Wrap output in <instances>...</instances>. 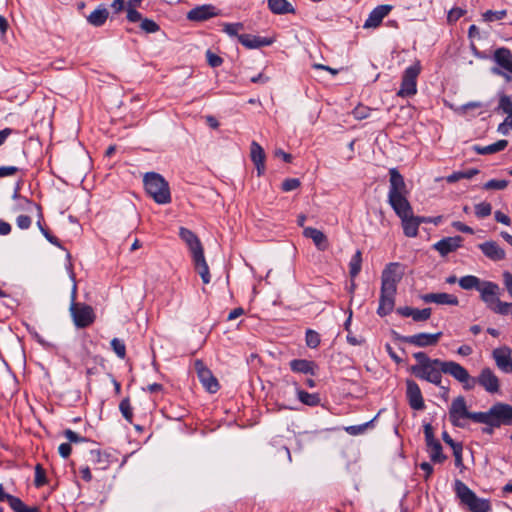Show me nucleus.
I'll list each match as a JSON object with an SVG mask.
<instances>
[{
    "label": "nucleus",
    "mask_w": 512,
    "mask_h": 512,
    "mask_svg": "<svg viewBox=\"0 0 512 512\" xmlns=\"http://www.w3.org/2000/svg\"><path fill=\"white\" fill-rule=\"evenodd\" d=\"M400 267L399 263L392 262L386 265L382 271L379 306L377 308V314L380 317L389 315L395 307L397 285L403 276Z\"/></svg>",
    "instance_id": "nucleus-1"
},
{
    "label": "nucleus",
    "mask_w": 512,
    "mask_h": 512,
    "mask_svg": "<svg viewBox=\"0 0 512 512\" xmlns=\"http://www.w3.org/2000/svg\"><path fill=\"white\" fill-rule=\"evenodd\" d=\"M453 378L461 383L466 391L473 390L476 384L489 394H495L500 391V380L489 367L483 368L477 377H472L465 367L457 363Z\"/></svg>",
    "instance_id": "nucleus-2"
},
{
    "label": "nucleus",
    "mask_w": 512,
    "mask_h": 512,
    "mask_svg": "<svg viewBox=\"0 0 512 512\" xmlns=\"http://www.w3.org/2000/svg\"><path fill=\"white\" fill-rule=\"evenodd\" d=\"M389 192L388 202L394 212H398L401 206L409 207L407 199L408 190L404 177L400 174L397 168L389 169Z\"/></svg>",
    "instance_id": "nucleus-3"
},
{
    "label": "nucleus",
    "mask_w": 512,
    "mask_h": 512,
    "mask_svg": "<svg viewBox=\"0 0 512 512\" xmlns=\"http://www.w3.org/2000/svg\"><path fill=\"white\" fill-rule=\"evenodd\" d=\"M143 182L146 192L157 204L163 205L171 202L169 184L163 176L156 172H148L144 175Z\"/></svg>",
    "instance_id": "nucleus-4"
},
{
    "label": "nucleus",
    "mask_w": 512,
    "mask_h": 512,
    "mask_svg": "<svg viewBox=\"0 0 512 512\" xmlns=\"http://www.w3.org/2000/svg\"><path fill=\"white\" fill-rule=\"evenodd\" d=\"M479 423L496 427L512 426V405L496 402L487 411L480 412Z\"/></svg>",
    "instance_id": "nucleus-5"
},
{
    "label": "nucleus",
    "mask_w": 512,
    "mask_h": 512,
    "mask_svg": "<svg viewBox=\"0 0 512 512\" xmlns=\"http://www.w3.org/2000/svg\"><path fill=\"white\" fill-rule=\"evenodd\" d=\"M455 493L461 503L466 505L472 512H489L491 504L488 499L479 498L464 482L455 481Z\"/></svg>",
    "instance_id": "nucleus-6"
},
{
    "label": "nucleus",
    "mask_w": 512,
    "mask_h": 512,
    "mask_svg": "<svg viewBox=\"0 0 512 512\" xmlns=\"http://www.w3.org/2000/svg\"><path fill=\"white\" fill-rule=\"evenodd\" d=\"M76 284L73 286L71 294V304L69 307L73 323L77 328H86L92 325L96 319L95 312L90 305L76 302Z\"/></svg>",
    "instance_id": "nucleus-7"
},
{
    "label": "nucleus",
    "mask_w": 512,
    "mask_h": 512,
    "mask_svg": "<svg viewBox=\"0 0 512 512\" xmlns=\"http://www.w3.org/2000/svg\"><path fill=\"white\" fill-rule=\"evenodd\" d=\"M480 412H471L467 409L466 400L463 396L456 397L449 408V420L455 427H464L461 419H470L479 423Z\"/></svg>",
    "instance_id": "nucleus-8"
},
{
    "label": "nucleus",
    "mask_w": 512,
    "mask_h": 512,
    "mask_svg": "<svg viewBox=\"0 0 512 512\" xmlns=\"http://www.w3.org/2000/svg\"><path fill=\"white\" fill-rule=\"evenodd\" d=\"M496 66L491 68L494 75L503 77L507 82L512 80V52L506 47L497 48L492 56Z\"/></svg>",
    "instance_id": "nucleus-9"
},
{
    "label": "nucleus",
    "mask_w": 512,
    "mask_h": 512,
    "mask_svg": "<svg viewBox=\"0 0 512 512\" xmlns=\"http://www.w3.org/2000/svg\"><path fill=\"white\" fill-rule=\"evenodd\" d=\"M442 368L441 365L430 363L422 366H411L410 371L415 377L439 386L447 392L448 388L441 386L442 373H444Z\"/></svg>",
    "instance_id": "nucleus-10"
},
{
    "label": "nucleus",
    "mask_w": 512,
    "mask_h": 512,
    "mask_svg": "<svg viewBox=\"0 0 512 512\" xmlns=\"http://www.w3.org/2000/svg\"><path fill=\"white\" fill-rule=\"evenodd\" d=\"M420 65L414 64L407 67L402 75V82L397 95L400 97L413 96L417 92V78L420 74Z\"/></svg>",
    "instance_id": "nucleus-11"
},
{
    "label": "nucleus",
    "mask_w": 512,
    "mask_h": 512,
    "mask_svg": "<svg viewBox=\"0 0 512 512\" xmlns=\"http://www.w3.org/2000/svg\"><path fill=\"white\" fill-rule=\"evenodd\" d=\"M424 436L431 460L434 463H443L447 457L442 453V445L435 438L433 427L429 423L424 425Z\"/></svg>",
    "instance_id": "nucleus-12"
},
{
    "label": "nucleus",
    "mask_w": 512,
    "mask_h": 512,
    "mask_svg": "<svg viewBox=\"0 0 512 512\" xmlns=\"http://www.w3.org/2000/svg\"><path fill=\"white\" fill-rule=\"evenodd\" d=\"M194 368L203 387L209 393H216L220 388L219 382L211 370L204 364V362L200 359H197L194 362Z\"/></svg>",
    "instance_id": "nucleus-13"
},
{
    "label": "nucleus",
    "mask_w": 512,
    "mask_h": 512,
    "mask_svg": "<svg viewBox=\"0 0 512 512\" xmlns=\"http://www.w3.org/2000/svg\"><path fill=\"white\" fill-rule=\"evenodd\" d=\"M395 214L401 219L404 235L407 237H416L418 234L419 223L416 216L413 215L412 206L409 207L404 205L399 208Z\"/></svg>",
    "instance_id": "nucleus-14"
},
{
    "label": "nucleus",
    "mask_w": 512,
    "mask_h": 512,
    "mask_svg": "<svg viewBox=\"0 0 512 512\" xmlns=\"http://www.w3.org/2000/svg\"><path fill=\"white\" fill-rule=\"evenodd\" d=\"M441 336L442 332H437L434 334L418 333L411 336L397 335V339L401 342L408 343L416 347H428L436 345L439 342Z\"/></svg>",
    "instance_id": "nucleus-15"
},
{
    "label": "nucleus",
    "mask_w": 512,
    "mask_h": 512,
    "mask_svg": "<svg viewBox=\"0 0 512 512\" xmlns=\"http://www.w3.org/2000/svg\"><path fill=\"white\" fill-rule=\"evenodd\" d=\"M512 349L508 346L495 348L492 351V358L497 368L503 373H512Z\"/></svg>",
    "instance_id": "nucleus-16"
},
{
    "label": "nucleus",
    "mask_w": 512,
    "mask_h": 512,
    "mask_svg": "<svg viewBox=\"0 0 512 512\" xmlns=\"http://www.w3.org/2000/svg\"><path fill=\"white\" fill-rule=\"evenodd\" d=\"M406 397L412 409L423 410L425 408L421 389L412 379L406 380Z\"/></svg>",
    "instance_id": "nucleus-17"
},
{
    "label": "nucleus",
    "mask_w": 512,
    "mask_h": 512,
    "mask_svg": "<svg viewBox=\"0 0 512 512\" xmlns=\"http://www.w3.org/2000/svg\"><path fill=\"white\" fill-rule=\"evenodd\" d=\"M413 357L417 361L415 366L428 365L430 363L441 365L443 368V372L453 377L457 362L455 361H443L440 359H431L424 352H416L413 354Z\"/></svg>",
    "instance_id": "nucleus-18"
},
{
    "label": "nucleus",
    "mask_w": 512,
    "mask_h": 512,
    "mask_svg": "<svg viewBox=\"0 0 512 512\" xmlns=\"http://www.w3.org/2000/svg\"><path fill=\"white\" fill-rule=\"evenodd\" d=\"M179 237L188 246V248L191 252V255H192V259L197 256L199 257V256H201V254L204 253L202 244H201L199 238L197 237V235L193 231H191L185 227H181L179 229Z\"/></svg>",
    "instance_id": "nucleus-19"
},
{
    "label": "nucleus",
    "mask_w": 512,
    "mask_h": 512,
    "mask_svg": "<svg viewBox=\"0 0 512 512\" xmlns=\"http://www.w3.org/2000/svg\"><path fill=\"white\" fill-rule=\"evenodd\" d=\"M481 300L486 304L487 308H491L498 298L499 286L498 284L491 281H483L480 289Z\"/></svg>",
    "instance_id": "nucleus-20"
},
{
    "label": "nucleus",
    "mask_w": 512,
    "mask_h": 512,
    "mask_svg": "<svg viewBox=\"0 0 512 512\" xmlns=\"http://www.w3.org/2000/svg\"><path fill=\"white\" fill-rule=\"evenodd\" d=\"M461 236L445 237L436 242L433 247L441 256H447L449 253L456 251L462 244Z\"/></svg>",
    "instance_id": "nucleus-21"
},
{
    "label": "nucleus",
    "mask_w": 512,
    "mask_h": 512,
    "mask_svg": "<svg viewBox=\"0 0 512 512\" xmlns=\"http://www.w3.org/2000/svg\"><path fill=\"white\" fill-rule=\"evenodd\" d=\"M392 10L391 5H379L375 7L369 14L368 18L364 23V28H376L378 27L385 16Z\"/></svg>",
    "instance_id": "nucleus-22"
},
{
    "label": "nucleus",
    "mask_w": 512,
    "mask_h": 512,
    "mask_svg": "<svg viewBox=\"0 0 512 512\" xmlns=\"http://www.w3.org/2000/svg\"><path fill=\"white\" fill-rule=\"evenodd\" d=\"M482 253L492 261L503 260L506 256L502 249L495 241H486L478 245Z\"/></svg>",
    "instance_id": "nucleus-23"
},
{
    "label": "nucleus",
    "mask_w": 512,
    "mask_h": 512,
    "mask_svg": "<svg viewBox=\"0 0 512 512\" xmlns=\"http://www.w3.org/2000/svg\"><path fill=\"white\" fill-rule=\"evenodd\" d=\"M422 300L425 303H436L440 305H452L457 306L459 304V300L455 295L448 293H427L424 294Z\"/></svg>",
    "instance_id": "nucleus-24"
},
{
    "label": "nucleus",
    "mask_w": 512,
    "mask_h": 512,
    "mask_svg": "<svg viewBox=\"0 0 512 512\" xmlns=\"http://www.w3.org/2000/svg\"><path fill=\"white\" fill-rule=\"evenodd\" d=\"M303 235L306 238L312 239L319 251H326L329 248L327 236L322 231L313 227H306L303 230Z\"/></svg>",
    "instance_id": "nucleus-25"
},
{
    "label": "nucleus",
    "mask_w": 512,
    "mask_h": 512,
    "mask_svg": "<svg viewBox=\"0 0 512 512\" xmlns=\"http://www.w3.org/2000/svg\"><path fill=\"white\" fill-rule=\"evenodd\" d=\"M23 201L26 203L27 206H33L38 211V220H37V226L40 230V232L43 234V236L49 241L51 244L62 248V245L57 237L52 235L47 228H45L42 224L43 222V213L42 208L39 204H35L31 202L30 200L23 198Z\"/></svg>",
    "instance_id": "nucleus-26"
},
{
    "label": "nucleus",
    "mask_w": 512,
    "mask_h": 512,
    "mask_svg": "<svg viewBox=\"0 0 512 512\" xmlns=\"http://www.w3.org/2000/svg\"><path fill=\"white\" fill-rule=\"evenodd\" d=\"M218 13L216 11V8L212 5H202L195 7L191 9L188 14L187 18L191 21H205L208 20L211 17L216 16Z\"/></svg>",
    "instance_id": "nucleus-27"
},
{
    "label": "nucleus",
    "mask_w": 512,
    "mask_h": 512,
    "mask_svg": "<svg viewBox=\"0 0 512 512\" xmlns=\"http://www.w3.org/2000/svg\"><path fill=\"white\" fill-rule=\"evenodd\" d=\"M238 41L248 49H257L273 43L272 39L251 34H241L238 36Z\"/></svg>",
    "instance_id": "nucleus-28"
},
{
    "label": "nucleus",
    "mask_w": 512,
    "mask_h": 512,
    "mask_svg": "<svg viewBox=\"0 0 512 512\" xmlns=\"http://www.w3.org/2000/svg\"><path fill=\"white\" fill-rule=\"evenodd\" d=\"M290 369L295 373L316 375L318 366L314 361L306 359H293L289 363Z\"/></svg>",
    "instance_id": "nucleus-29"
},
{
    "label": "nucleus",
    "mask_w": 512,
    "mask_h": 512,
    "mask_svg": "<svg viewBox=\"0 0 512 512\" xmlns=\"http://www.w3.org/2000/svg\"><path fill=\"white\" fill-rule=\"evenodd\" d=\"M251 160L256 166L258 175H261L265 170V153L263 148L255 141L251 144Z\"/></svg>",
    "instance_id": "nucleus-30"
},
{
    "label": "nucleus",
    "mask_w": 512,
    "mask_h": 512,
    "mask_svg": "<svg viewBox=\"0 0 512 512\" xmlns=\"http://www.w3.org/2000/svg\"><path fill=\"white\" fill-rule=\"evenodd\" d=\"M109 16L107 8L101 4L87 17V22L94 27H101Z\"/></svg>",
    "instance_id": "nucleus-31"
},
{
    "label": "nucleus",
    "mask_w": 512,
    "mask_h": 512,
    "mask_svg": "<svg viewBox=\"0 0 512 512\" xmlns=\"http://www.w3.org/2000/svg\"><path fill=\"white\" fill-rule=\"evenodd\" d=\"M508 146V141L505 139L498 140L497 142L487 145V146H479L474 145L473 150L480 155H488L494 154L499 151L504 150Z\"/></svg>",
    "instance_id": "nucleus-32"
},
{
    "label": "nucleus",
    "mask_w": 512,
    "mask_h": 512,
    "mask_svg": "<svg viewBox=\"0 0 512 512\" xmlns=\"http://www.w3.org/2000/svg\"><path fill=\"white\" fill-rule=\"evenodd\" d=\"M268 6L274 14L295 13L293 5L287 0H268Z\"/></svg>",
    "instance_id": "nucleus-33"
},
{
    "label": "nucleus",
    "mask_w": 512,
    "mask_h": 512,
    "mask_svg": "<svg viewBox=\"0 0 512 512\" xmlns=\"http://www.w3.org/2000/svg\"><path fill=\"white\" fill-rule=\"evenodd\" d=\"M296 395L298 400L307 406L315 407L320 404L321 399L318 393H308L296 385Z\"/></svg>",
    "instance_id": "nucleus-34"
},
{
    "label": "nucleus",
    "mask_w": 512,
    "mask_h": 512,
    "mask_svg": "<svg viewBox=\"0 0 512 512\" xmlns=\"http://www.w3.org/2000/svg\"><path fill=\"white\" fill-rule=\"evenodd\" d=\"M193 262L195 265V269L198 272V274L201 276L202 281L204 284H208L210 282V272L208 264L205 260L204 253L201 254V256H197L193 258Z\"/></svg>",
    "instance_id": "nucleus-35"
},
{
    "label": "nucleus",
    "mask_w": 512,
    "mask_h": 512,
    "mask_svg": "<svg viewBox=\"0 0 512 512\" xmlns=\"http://www.w3.org/2000/svg\"><path fill=\"white\" fill-rule=\"evenodd\" d=\"M7 503L14 512H39L38 507H29L20 498L14 495L8 497Z\"/></svg>",
    "instance_id": "nucleus-36"
},
{
    "label": "nucleus",
    "mask_w": 512,
    "mask_h": 512,
    "mask_svg": "<svg viewBox=\"0 0 512 512\" xmlns=\"http://www.w3.org/2000/svg\"><path fill=\"white\" fill-rule=\"evenodd\" d=\"M459 286L464 290H479L483 281L474 275H466L458 280Z\"/></svg>",
    "instance_id": "nucleus-37"
},
{
    "label": "nucleus",
    "mask_w": 512,
    "mask_h": 512,
    "mask_svg": "<svg viewBox=\"0 0 512 512\" xmlns=\"http://www.w3.org/2000/svg\"><path fill=\"white\" fill-rule=\"evenodd\" d=\"M478 173H479V170L477 168H470L465 171H457V172H453L452 174L448 175L446 177V181L448 183H455L461 179H471Z\"/></svg>",
    "instance_id": "nucleus-38"
},
{
    "label": "nucleus",
    "mask_w": 512,
    "mask_h": 512,
    "mask_svg": "<svg viewBox=\"0 0 512 512\" xmlns=\"http://www.w3.org/2000/svg\"><path fill=\"white\" fill-rule=\"evenodd\" d=\"M361 267H362V253L360 250H357L349 262L350 277L351 278L357 277L361 271Z\"/></svg>",
    "instance_id": "nucleus-39"
},
{
    "label": "nucleus",
    "mask_w": 512,
    "mask_h": 512,
    "mask_svg": "<svg viewBox=\"0 0 512 512\" xmlns=\"http://www.w3.org/2000/svg\"><path fill=\"white\" fill-rule=\"evenodd\" d=\"M497 111H502L503 113L507 114V117L512 118V100L511 98L504 94H499V103L498 107L496 109Z\"/></svg>",
    "instance_id": "nucleus-40"
},
{
    "label": "nucleus",
    "mask_w": 512,
    "mask_h": 512,
    "mask_svg": "<svg viewBox=\"0 0 512 512\" xmlns=\"http://www.w3.org/2000/svg\"><path fill=\"white\" fill-rule=\"evenodd\" d=\"M119 410L126 421L132 423L133 409L129 398H124L119 404Z\"/></svg>",
    "instance_id": "nucleus-41"
},
{
    "label": "nucleus",
    "mask_w": 512,
    "mask_h": 512,
    "mask_svg": "<svg viewBox=\"0 0 512 512\" xmlns=\"http://www.w3.org/2000/svg\"><path fill=\"white\" fill-rule=\"evenodd\" d=\"M509 184L508 180L491 179L483 185L485 190H504Z\"/></svg>",
    "instance_id": "nucleus-42"
},
{
    "label": "nucleus",
    "mask_w": 512,
    "mask_h": 512,
    "mask_svg": "<svg viewBox=\"0 0 512 512\" xmlns=\"http://www.w3.org/2000/svg\"><path fill=\"white\" fill-rule=\"evenodd\" d=\"M373 422H374V419H372L366 423L360 424V425L348 426V427H345V431L350 435L356 436V435L364 433L367 430V428H369L373 425Z\"/></svg>",
    "instance_id": "nucleus-43"
},
{
    "label": "nucleus",
    "mask_w": 512,
    "mask_h": 512,
    "mask_svg": "<svg viewBox=\"0 0 512 512\" xmlns=\"http://www.w3.org/2000/svg\"><path fill=\"white\" fill-rule=\"evenodd\" d=\"M244 29V25L242 23H224L223 24V32L231 37H237L241 34H238L240 30Z\"/></svg>",
    "instance_id": "nucleus-44"
},
{
    "label": "nucleus",
    "mask_w": 512,
    "mask_h": 512,
    "mask_svg": "<svg viewBox=\"0 0 512 512\" xmlns=\"http://www.w3.org/2000/svg\"><path fill=\"white\" fill-rule=\"evenodd\" d=\"M111 347H112L113 351L115 352V354L120 359H124L126 357V346L122 340H120L118 338H113L111 340Z\"/></svg>",
    "instance_id": "nucleus-45"
},
{
    "label": "nucleus",
    "mask_w": 512,
    "mask_h": 512,
    "mask_svg": "<svg viewBox=\"0 0 512 512\" xmlns=\"http://www.w3.org/2000/svg\"><path fill=\"white\" fill-rule=\"evenodd\" d=\"M486 105L483 102L480 101H471L466 104L461 105L459 108H457V113L460 115H466L469 113L470 110L483 108Z\"/></svg>",
    "instance_id": "nucleus-46"
},
{
    "label": "nucleus",
    "mask_w": 512,
    "mask_h": 512,
    "mask_svg": "<svg viewBox=\"0 0 512 512\" xmlns=\"http://www.w3.org/2000/svg\"><path fill=\"white\" fill-rule=\"evenodd\" d=\"M492 212V206L488 202H481L475 205V214L478 218L488 217Z\"/></svg>",
    "instance_id": "nucleus-47"
},
{
    "label": "nucleus",
    "mask_w": 512,
    "mask_h": 512,
    "mask_svg": "<svg viewBox=\"0 0 512 512\" xmlns=\"http://www.w3.org/2000/svg\"><path fill=\"white\" fill-rule=\"evenodd\" d=\"M306 345L310 348H316L320 344V335L311 329L306 331L305 335Z\"/></svg>",
    "instance_id": "nucleus-48"
},
{
    "label": "nucleus",
    "mask_w": 512,
    "mask_h": 512,
    "mask_svg": "<svg viewBox=\"0 0 512 512\" xmlns=\"http://www.w3.org/2000/svg\"><path fill=\"white\" fill-rule=\"evenodd\" d=\"M511 307L512 303L502 302L500 299H498L496 303L490 308V310L500 315H507L509 314Z\"/></svg>",
    "instance_id": "nucleus-49"
},
{
    "label": "nucleus",
    "mask_w": 512,
    "mask_h": 512,
    "mask_svg": "<svg viewBox=\"0 0 512 512\" xmlns=\"http://www.w3.org/2000/svg\"><path fill=\"white\" fill-rule=\"evenodd\" d=\"M140 28L146 33H156L160 26L152 19L144 18L140 23Z\"/></svg>",
    "instance_id": "nucleus-50"
},
{
    "label": "nucleus",
    "mask_w": 512,
    "mask_h": 512,
    "mask_svg": "<svg viewBox=\"0 0 512 512\" xmlns=\"http://www.w3.org/2000/svg\"><path fill=\"white\" fill-rule=\"evenodd\" d=\"M47 483L46 473L43 467L40 464H37L35 467V479L34 484L36 487H42Z\"/></svg>",
    "instance_id": "nucleus-51"
},
{
    "label": "nucleus",
    "mask_w": 512,
    "mask_h": 512,
    "mask_svg": "<svg viewBox=\"0 0 512 512\" xmlns=\"http://www.w3.org/2000/svg\"><path fill=\"white\" fill-rule=\"evenodd\" d=\"M507 15L506 10L492 11L488 10L483 14V19L486 22H494L503 19Z\"/></svg>",
    "instance_id": "nucleus-52"
},
{
    "label": "nucleus",
    "mask_w": 512,
    "mask_h": 512,
    "mask_svg": "<svg viewBox=\"0 0 512 512\" xmlns=\"http://www.w3.org/2000/svg\"><path fill=\"white\" fill-rule=\"evenodd\" d=\"M431 308L416 309L414 308L412 319L416 322L426 321L431 316Z\"/></svg>",
    "instance_id": "nucleus-53"
},
{
    "label": "nucleus",
    "mask_w": 512,
    "mask_h": 512,
    "mask_svg": "<svg viewBox=\"0 0 512 512\" xmlns=\"http://www.w3.org/2000/svg\"><path fill=\"white\" fill-rule=\"evenodd\" d=\"M63 434L68 439V441L71 442V443H81V442H87L88 441L87 438L80 436L79 434H77L76 432H74L71 429H66L63 432Z\"/></svg>",
    "instance_id": "nucleus-54"
},
{
    "label": "nucleus",
    "mask_w": 512,
    "mask_h": 512,
    "mask_svg": "<svg viewBox=\"0 0 512 512\" xmlns=\"http://www.w3.org/2000/svg\"><path fill=\"white\" fill-rule=\"evenodd\" d=\"M300 186V181L297 178H287L282 183V190L289 192L297 189Z\"/></svg>",
    "instance_id": "nucleus-55"
},
{
    "label": "nucleus",
    "mask_w": 512,
    "mask_h": 512,
    "mask_svg": "<svg viewBox=\"0 0 512 512\" xmlns=\"http://www.w3.org/2000/svg\"><path fill=\"white\" fill-rule=\"evenodd\" d=\"M465 10L459 7L452 8L447 15V20L449 23L456 22L460 17L465 14Z\"/></svg>",
    "instance_id": "nucleus-56"
},
{
    "label": "nucleus",
    "mask_w": 512,
    "mask_h": 512,
    "mask_svg": "<svg viewBox=\"0 0 512 512\" xmlns=\"http://www.w3.org/2000/svg\"><path fill=\"white\" fill-rule=\"evenodd\" d=\"M127 11V20L131 23H135L138 21H142V15L140 12L137 11V8L135 7H126Z\"/></svg>",
    "instance_id": "nucleus-57"
},
{
    "label": "nucleus",
    "mask_w": 512,
    "mask_h": 512,
    "mask_svg": "<svg viewBox=\"0 0 512 512\" xmlns=\"http://www.w3.org/2000/svg\"><path fill=\"white\" fill-rule=\"evenodd\" d=\"M206 58H207L208 64L213 68L219 67L223 62V60L220 56L214 54L210 50H208L206 52Z\"/></svg>",
    "instance_id": "nucleus-58"
},
{
    "label": "nucleus",
    "mask_w": 512,
    "mask_h": 512,
    "mask_svg": "<svg viewBox=\"0 0 512 512\" xmlns=\"http://www.w3.org/2000/svg\"><path fill=\"white\" fill-rule=\"evenodd\" d=\"M371 109L364 105H359L353 110V115L357 119H365L369 117Z\"/></svg>",
    "instance_id": "nucleus-59"
},
{
    "label": "nucleus",
    "mask_w": 512,
    "mask_h": 512,
    "mask_svg": "<svg viewBox=\"0 0 512 512\" xmlns=\"http://www.w3.org/2000/svg\"><path fill=\"white\" fill-rule=\"evenodd\" d=\"M512 130V118L506 117L505 120L498 125L497 131L502 135H508Z\"/></svg>",
    "instance_id": "nucleus-60"
},
{
    "label": "nucleus",
    "mask_w": 512,
    "mask_h": 512,
    "mask_svg": "<svg viewBox=\"0 0 512 512\" xmlns=\"http://www.w3.org/2000/svg\"><path fill=\"white\" fill-rule=\"evenodd\" d=\"M16 224H17L18 228H20L22 230H26V229L30 228V226L32 224V220L27 215H19L16 219Z\"/></svg>",
    "instance_id": "nucleus-61"
},
{
    "label": "nucleus",
    "mask_w": 512,
    "mask_h": 512,
    "mask_svg": "<svg viewBox=\"0 0 512 512\" xmlns=\"http://www.w3.org/2000/svg\"><path fill=\"white\" fill-rule=\"evenodd\" d=\"M18 171H19V168L16 166H1L0 167V178L13 176Z\"/></svg>",
    "instance_id": "nucleus-62"
},
{
    "label": "nucleus",
    "mask_w": 512,
    "mask_h": 512,
    "mask_svg": "<svg viewBox=\"0 0 512 512\" xmlns=\"http://www.w3.org/2000/svg\"><path fill=\"white\" fill-rule=\"evenodd\" d=\"M452 450H453V455H454V458H455V466L456 467L463 466V457H462L463 446L462 445L456 446Z\"/></svg>",
    "instance_id": "nucleus-63"
},
{
    "label": "nucleus",
    "mask_w": 512,
    "mask_h": 512,
    "mask_svg": "<svg viewBox=\"0 0 512 512\" xmlns=\"http://www.w3.org/2000/svg\"><path fill=\"white\" fill-rule=\"evenodd\" d=\"M503 281L509 296L512 298V274L508 271L504 272Z\"/></svg>",
    "instance_id": "nucleus-64"
}]
</instances>
